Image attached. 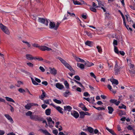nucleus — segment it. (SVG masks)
I'll use <instances>...</instances> for the list:
<instances>
[{
	"mask_svg": "<svg viewBox=\"0 0 135 135\" xmlns=\"http://www.w3.org/2000/svg\"><path fill=\"white\" fill-rule=\"evenodd\" d=\"M118 62L116 61L115 62V64L114 67V70L115 72V75H117L120 74V71L121 69H122V67L119 66Z\"/></svg>",
	"mask_w": 135,
	"mask_h": 135,
	"instance_id": "1",
	"label": "nucleus"
},
{
	"mask_svg": "<svg viewBox=\"0 0 135 135\" xmlns=\"http://www.w3.org/2000/svg\"><path fill=\"white\" fill-rule=\"evenodd\" d=\"M31 119L35 121H42L43 118L40 116L37 115H33L31 116Z\"/></svg>",
	"mask_w": 135,
	"mask_h": 135,
	"instance_id": "2",
	"label": "nucleus"
},
{
	"mask_svg": "<svg viewBox=\"0 0 135 135\" xmlns=\"http://www.w3.org/2000/svg\"><path fill=\"white\" fill-rule=\"evenodd\" d=\"M0 27L1 30L5 33L7 35L9 34L10 32L8 29L2 23H0Z\"/></svg>",
	"mask_w": 135,
	"mask_h": 135,
	"instance_id": "3",
	"label": "nucleus"
},
{
	"mask_svg": "<svg viewBox=\"0 0 135 135\" xmlns=\"http://www.w3.org/2000/svg\"><path fill=\"white\" fill-rule=\"evenodd\" d=\"M38 20L39 22L45 24L46 26L48 25L49 21L47 19L39 17Z\"/></svg>",
	"mask_w": 135,
	"mask_h": 135,
	"instance_id": "4",
	"label": "nucleus"
},
{
	"mask_svg": "<svg viewBox=\"0 0 135 135\" xmlns=\"http://www.w3.org/2000/svg\"><path fill=\"white\" fill-rule=\"evenodd\" d=\"M30 78L33 84L34 85H37L38 84H39L38 83H37L36 82H37L38 83H40L41 82V80L40 79L37 78L35 77V80H34L32 77H30Z\"/></svg>",
	"mask_w": 135,
	"mask_h": 135,
	"instance_id": "5",
	"label": "nucleus"
},
{
	"mask_svg": "<svg viewBox=\"0 0 135 135\" xmlns=\"http://www.w3.org/2000/svg\"><path fill=\"white\" fill-rule=\"evenodd\" d=\"M39 49L42 51H45L46 50L49 51L52 50L51 48L45 46H40Z\"/></svg>",
	"mask_w": 135,
	"mask_h": 135,
	"instance_id": "6",
	"label": "nucleus"
},
{
	"mask_svg": "<svg viewBox=\"0 0 135 135\" xmlns=\"http://www.w3.org/2000/svg\"><path fill=\"white\" fill-rule=\"evenodd\" d=\"M51 105L53 107L56 108L59 112L62 114H63V112L62 110L63 109L62 108L59 106L56 107L52 103H51Z\"/></svg>",
	"mask_w": 135,
	"mask_h": 135,
	"instance_id": "7",
	"label": "nucleus"
},
{
	"mask_svg": "<svg viewBox=\"0 0 135 135\" xmlns=\"http://www.w3.org/2000/svg\"><path fill=\"white\" fill-rule=\"evenodd\" d=\"M109 102L110 103L114 104L118 106L120 103L119 101H117V100L115 99H111L110 100Z\"/></svg>",
	"mask_w": 135,
	"mask_h": 135,
	"instance_id": "8",
	"label": "nucleus"
},
{
	"mask_svg": "<svg viewBox=\"0 0 135 135\" xmlns=\"http://www.w3.org/2000/svg\"><path fill=\"white\" fill-rule=\"evenodd\" d=\"M57 58L60 60L61 63L62 64L65 66L66 67L68 64L65 60L63 59L61 57H58Z\"/></svg>",
	"mask_w": 135,
	"mask_h": 135,
	"instance_id": "9",
	"label": "nucleus"
},
{
	"mask_svg": "<svg viewBox=\"0 0 135 135\" xmlns=\"http://www.w3.org/2000/svg\"><path fill=\"white\" fill-rule=\"evenodd\" d=\"M4 116L11 123H12L14 122L12 118L9 114H5Z\"/></svg>",
	"mask_w": 135,
	"mask_h": 135,
	"instance_id": "10",
	"label": "nucleus"
},
{
	"mask_svg": "<svg viewBox=\"0 0 135 135\" xmlns=\"http://www.w3.org/2000/svg\"><path fill=\"white\" fill-rule=\"evenodd\" d=\"M55 86L56 88L60 90L64 88V85L60 83H56Z\"/></svg>",
	"mask_w": 135,
	"mask_h": 135,
	"instance_id": "11",
	"label": "nucleus"
},
{
	"mask_svg": "<svg viewBox=\"0 0 135 135\" xmlns=\"http://www.w3.org/2000/svg\"><path fill=\"white\" fill-rule=\"evenodd\" d=\"M71 114L76 118H78L79 116V114L78 113L77 111L75 110L73 112H71Z\"/></svg>",
	"mask_w": 135,
	"mask_h": 135,
	"instance_id": "12",
	"label": "nucleus"
},
{
	"mask_svg": "<svg viewBox=\"0 0 135 135\" xmlns=\"http://www.w3.org/2000/svg\"><path fill=\"white\" fill-rule=\"evenodd\" d=\"M56 26L54 22L53 21H50L49 23V27L51 29L53 28L54 30L55 26Z\"/></svg>",
	"mask_w": 135,
	"mask_h": 135,
	"instance_id": "13",
	"label": "nucleus"
},
{
	"mask_svg": "<svg viewBox=\"0 0 135 135\" xmlns=\"http://www.w3.org/2000/svg\"><path fill=\"white\" fill-rule=\"evenodd\" d=\"M85 44L86 45H88L90 47H92L93 46V42L89 41H87L85 42Z\"/></svg>",
	"mask_w": 135,
	"mask_h": 135,
	"instance_id": "14",
	"label": "nucleus"
},
{
	"mask_svg": "<svg viewBox=\"0 0 135 135\" xmlns=\"http://www.w3.org/2000/svg\"><path fill=\"white\" fill-rule=\"evenodd\" d=\"M50 73L53 74L54 75H55L57 73V70L54 68H50Z\"/></svg>",
	"mask_w": 135,
	"mask_h": 135,
	"instance_id": "15",
	"label": "nucleus"
},
{
	"mask_svg": "<svg viewBox=\"0 0 135 135\" xmlns=\"http://www.w3.org/2000/svg\"><path fill=\"white\" fill-rule=\"evenodd\" d=\"M72 107L69 105L64 106V110L66 111L70 112L72 109Z\"/></svg>",
	"mask_w": 135,
	"mask_h": 135,
	"instance_id": "16",
	"label": "nucleus"
},
{
	"mask_svg": "<svg viewBox=\"0 0 135 135\" xmlns=\"http://www.w3.org/2000/svg\"><path fill=\"white\" fill-rule=\"evenodd\" d=\"M84 64L85 66L87 67H90L94 65L93 63L90 62L88 61H87L85 62Z\"/></svg>",
	"mask_w": 135,
	"mask_h": 135,
	"instance_id": "17",
	"label": "nucleus"
},
{
	"mask_svg": "<svg viewBox=\"0 0 135 135\" xmlns=\"http://www.w3.org/2000/svg\"><path fill=\"white\" fill-rule=\"evenodd\" d=\"M66 67L71 72L73 73H75V70L69 64H68Z\"/></svg>",
	"mask_w": 135,
	"mask_h": 135,
	"instance_id": "18",
	"label": "nucleus"
},
{
	"mask_svg": "<svg viewBox=\"0 0 135 135\" xmlns=\"http://www.w3.org/2000/svg\"><path fill=\"white\" fill-rule=\"evenodd\" d=\"M32 103H28L25 106V108L27 110H29L31 107L33 105Z\"/></svg>",
	"mask_w": 135,
	"mask_h": 135,
	"instance_id": "19",
	"label": "nucleus"
},
{
	"mask_svg": "<svg viewBox=\"0 0 135 135\" xmlns=\"http://www.w3.org/2000/svg\"><path fill=\"white\" fill-rule=\"evenodd\" d=\"M71 95L72 94L71 92L68 90H66L63 94L64 96L65 97H67L69 95Z\"/></svg>",
	"mask_w": 135,
	"mask_h": 135,
	"instance_id": "20",
	"label": "nucleus"
},
{
	"mask_svg": "<svg viewBox=\"0 0 135 135\" xmlns=\"http://www.w3.org/2000/svg\"><path fill=\"white\" fill-rule=\"evenodd\" d=\"M47 120L48 122H49V127H53V126L51 124V121H52V119L51 117H49L48 118H47Z\"/></svg>",
	"mask_w": 135,
	"mask_h": 135,
	"instance_id": "21",
	"label": "nucleus"
},
{
	"mask_svg": "<svg viewBox=\"0 0 135 135\" xmlns=\"http://www.w3.org/2000/svg\"><path fill=\"white\" fill-rule=\"evenodd\" d=\"M108 113L110 114H112L114 111L113 108L111 107L108 106Z\"/></svg>",
	"mask_w": 135,
	"mask_h": 135,
	"instance_id": "22",
	"label": "nucleus"
},
{
	"mask_svg": "<svg viewBox=\"0 0 135 135\" xmlns=\"http://www.w3.org/2000/svg\"><path fill=\"white\" fill-rule=\"evenodd\" d=\"M77 66L81 69H84L85 68V65L81 63H78Z\"/></svg>",
	"mask_w": 135,
	"mask_h": 135,
	"instance_id": "23",
	"label": "nucleus"
},
{
	"mask_svg": "<svg viewBox=\"0 0 135 135\" xmlns=\"http://www.w3.org/2000/svg\"><path fill=\"white\" fill-rule=\"evenodd\" d=\"M106 129L110 133L113 135H117V134L115 133L114 131L112 129H110L108 128L107 127Z\"/></svg>",
	"mask_w": 135,
	"mask_h": 135,
	"instance_id": "24",
	"label": "nucleus"
},
{
	"mask_svg": "<svg viewBox=\"0 0 135 135\" xmlns=\"http://www.w3.org/2000/svg\"><path fill=\"white\" fill-rule=\"evenodd\" d=\"M79 113L80 114V117L81 118H83L84 117L85 115L86 114L83 111H81Z\"/></svg>",
	"mask_w": 135,
	"mask_h": 135,
	"instance_id": "25",
	"label": "nucleus"
},
{
	"mask_svg": "<svg viewBox=\"0 0 135 135\" xmlns=\"http://www.w3.org/2000/svg\"><path fill=\"white\" fill-rule=\"evenodd\" d=\"M51 113V109L48 108L46 109L45 111V113L46 115H50Z\"/></svg>",
	"mask_w": 135,
	"mask_h": 135,
	"instance_id": "26",
	"label": "nucleus"
},
{
	"mask_svg": "<svg viewBox=\"0 0 135 135\" xmlns=\"http://www.w3.org/2000/svg\"><path fill=\"white\" fill-rule=\"evenodd\" d=\"M41 90L42 92V94L40 97V98L41 99L43 100V98L46 96V94L43 90Z\"/></svg>",
	"mask_w": 135,
	"mask_h": 135,
	"instance_id": "27",
	"label": "nucleus"
},
{
	"mask_svg": "<svg viewBox=\"0 0 135 135\" xmlns=\"http://www.w3.org/2000/svg\"><path fill=\"white\" fill-rule=\"evenodd\" d=\"M110 81L112 83V84H114L117 85L119 83L118 80L116 79H114L113 80H111Z\"/></svg>",
	"mask_w": 135,
	"mask_h": 135,
	"instance_id": "28",
	"label": "nucleus"
},
{
	"mask_svg": "<svg viewBox=\"0 0 135 135\" xmlns=\"http://www.w3.org/2000/svg\"><path fill=\"white\" fill-rule=\"evenodd\" d=\"M26 57L27 59L28 60H32L34 59L35 57H33L30 55L27 54L26 55Z\"/></svg>",
	"mask_w": 135,
	"mask_h": 135,
	"instance_id": "29",
	"label": "nucleus"
},
{
	"mask_svg": "<svg viewBox=\"0 0 135 135\" xmlns=\"http://www.w3.org/2000/svg\"><path fill=\"white\" fill-rule=\"evenodd\" d=\"M5 98L6 100L8 102H12L13 103H15V102L14 100L11 98H9L8 97H5Z\"/></svg>",
	"mask_w": 135,
	"mask_h": 135,
	"instance_id": "30",
	"label": "nucleus"
},
{
	"mask_svg": "<svg viewBox=\"0 0 135 135\" xmlns=\"http://www.w3.org/2000/svg\"><path fill=\"white\" fill-rule=\"evenodd\" d=\"M67 16H70L71 17H74L75 16V15L73 13H71L70 12H69V11H67Z\"/></svg>",
	"mask_w": 135,
	"mask_h": 135,
	"instance_id": "31",
	"label": "nucleus"
},
{
	"mask_svg": "<svg viewBox=\"0 0 135 135\" xmlns=\"http://www.w3.org/2000/svg\"><path fill=\"white\" fill-rule=\"evenodd\" d=\"M87 130L88 132L90 133H93L94 129L90 127H89L87 128Z\"/></svg>",
	"mask_w": 135,
	"mask_h": 135,
	"instance_id": "32",
	"label": "nucleus"
},
{
	"mask_svg": "<svg viewBox=\"0 0 135 135\" xmlns=\"http://www.w3.org/2000/svg\"><path fill=\"white\" fill-rule=\"evenodd\" d=\"M93 107L94 108L98 110H104L105 109L104 107H96L95 106H93Z\"/></svg>",
	"mask_w": 135,
	"mask_h": 135,
	"instance_id": "33",
	"label": "nucleus"
},
{
	"mask_svg": "<svg viewBox=\"0 0 135 135\" xmlns=\"http://www.w3.org/2000/svg\"><path fill=\"white\" fill-rule=\"evenodd\" d=\"M41 130L42 132L46 135H52L46 130L41 129Z\"/></svg>",
	"mask_w": 135,
	"mask_h": 135,
	"instance_id": "34",
	"label": "nucleus"
},
{
	"mask_svg": "<svg viewBox=\"0 0 135 135\" xmlns=\"http://www.w3.org/2000/svg\"><path fill=\"white\" fill-rule=\"evenodd\" d=\"M97 48L98 49V52L101 53L102 52V49L101 46H97Z\"/></svg>",
	"mask_w": 135,
	"mask_h": 135,
	"instance_id": "35",
	"label": "nucleus"
},
{
	"mask_svg": "<svg viewBox=\"0 0 135 135\" xmlns=\"http://www.w3.org/2000/svg\"><path fill=\"white\" fill-rule=\"evenodd\" d=\"M32 113L31 111H29L26 113V115L27 116H29L30 117V118L31 117V116H32Z\"/></svg>",
	"mask_w": 135,
	"mask_h": 135,
	"instance_id": "36",
	"label": "nucleus"
},
{
	"mask_svg": "<svg viewBox=\"0 0 135 135\" xmlns=\"http://www.w3.org/2000/svg\"><path fill=\"white\" fill-rule=\"evenodd\" d=\"M64 84L65 86H66V88L67 89H68L69 88V84L66 80L64 82Z\"/></svg>",
	"mask_w": 135,
	"mask_h": 135,
	"instance_id": "37",
	"label": "nucleus"
},
{
	"mask_svg": "<svg viewBox=\"0 0 135 135\" xmlns=\"http://www.w3.org/2000/svg\"><path fill=\"white\" fill-rule=\"evenodd\" d=\"M34 59H36L39 61H43L44 60L43 59L42 57H35Z\"/></svg>",
	"mask_w": 135,
	"mask_h": 135,
	"instance_id": "38",
	"label": "nucleus"
},
{
	"mask_svg": "<svg viewBox=\"0 0 135 135\" xmlns=\"http://www.w3.org/2000/svg\"><path fill=\"white\" fill-rule=\"evenodd\" d=\"M73 2L75 5H79L81 4V3L79 1H73Z\"/></svg>",
	"mask_w": 135,
	"mask_h": 135,
	"instance_id": "39",
	"label": "nucleus"
},
{
	"mask_svg": "<svg viewBox=\"0 0 135 135\" xmlns=\"http://www.w3.org/2000/svg\"><path fill=\"white\" fill-rule=\"evenodd\" d=\"M53 101L56 103L60 104L61 102V101L59 100H57L56 99H55L53 100Z\"/></svg>",
	"mask_w": 135,
	"mask_h": 135,
	"instance_id": "40",
	"label": "nucleus"
},
{
	"mask_svg": "<svg viewBox=\"0 0 135 135\" xmlns=\"http://www.w3.org/2000/svg\"><path fill=\"white\" fill-rule=\"evenodd\" d=\"M84 32L86 34L89 36H90L91 35V33L90 32H89L87 31H85Z\"/></svg>",
	"mask_w": 135,
	"mask_h": 135,
	"instance_id": "41",
	"label": "nucleus"
},
{
	"mask_svg": "<svg viewBox=\"0 0 135 135\" xmlns=\"http://www.w3.org/2000/svg\"><path fill=\"white\" fill-rule=\"evenodd\" d=\"M114 51L117 54H119V51H118V50L117 48V47L116 46L114 47Z\"/></svg>",
	"mask_w": 135,
	"mask_h": 135,
	"instance_id": "42",
	"label": "nucleus"
},
{
	"mask_svg": "<svg viewBox=\"0 0 135 135\" xmlns=\"http://www.w3.org/2000/svg\"><path fill=\"white\" fill-rule=\"evenodd\" d=\"M90 10L94 12H97V10L95 8H94L93 7H91L90 8Z\"/></svg>",
	"mask_w": 135,
	"mask_h": 135,
	"instance_id": "43",
	"label": "nucleus"
},
{
	"mask_svg": "<svg viewBox=\"0 0 135 135\" xmlns=\"http://www.w3.org/2000/svg\"><path fill=\"white\" fill-rule=\"evenodd\" d=\"M60 24V23L57 22L56 25L55 26V28L54 30H57V29L58 27L59 26V25Z\"/></svg>",
	"mask_w": 135,
	"mask_h": 135,
	"instance_id": "44",
	"label": "nucleus"
},
{
	"mask_svg": "<svg viewBox=\"0 0 135 135\" xmlns=\"http://www.w3.org/2000/svg\"><path fill=\"white\" fill-rule=\"evenodd\" d=\"M18 91L19 92L21 93H23L25 92L26 91L24 89H22L21 88H20L18 89Z\"/></svg>",
	"mask_w": 135,
	"mask_h": 135,
	"instance_id": "45",
	"label": "nucleus"
},
{
	"mask_svg": "<svg viewBox=\"0 0 135 135\" xmlns=\"http://www.w3.org/2000/svg\"><path fill=\"white\" fill-rule=\"evenodd\" d=\"M32 46L34 47L38 48H39L40 46L38 44L34 43L32 44Z\"/></svg>",
	"mask_w": 135,
	"mask_h": 135,
	"instance_id": "46",
	"label": "nucleus"
},
{
	"mask_svg": "<svg viewBox=\"0 0 135 135\" xmlns=\"http://www.w3.org/2000/svg\"><path fill=\"white\" fill-rule=\"evenodd\" d=\"M84 96L85 97H89L90 96V94L87 92H85L83 94Z\"/></svg>",
	"mask_w": 135,
	"mask_h": 135,
	"instance_id": "47",
	"label": "nucleus"
},
{
	"mask_svg": "<svg viewBox=\"0 0 135 135\" xmlns=\"http://www.w3.org/2000/svg\"><path fill=\"white\" fill-rule=\"evenodd\" d=\"M96 1H97V2L98 3L99 7H100L102 5L103 6V5L102 4V2L100 1L99 0H96Z\"/></svg>",
	"mask_w": 135,
	"mask_h": 135,
	"instance_id": "48",
	"label": "nucleus"
},
{
	"mask_svg": "<svg viewBox=\"0 0 135 135\" xmlns=\"http://www.w3.org/2000/svg\"><path fill=\"white\" fill-rule=\"evenodd\" d=\"M90 76L91 77L94 78L95 79H96V77L95 75H94V74L92 72H91L90 73Z\"/></svg>",
	"mask_w": 135,
	"mask_h": 135,
	"instance_id": "49",
	"label": "nucleus"
},
{
	"mask_svg": "<svg viewBox=\"0 0 135 135\" xmlns=\"http://www.w3.org/2000/svg\"><path fill=\"white\" fill-rule=\"evenodd\" d=\"M118 107L120 109L124 108L125 109L126 108V106L124 104H122V106H119Z\"/></svg>",
	"mask_w": 135,
	"mask_h": 135,
	"instance_id": "50",
	"label": "nucleus"
},
{
	"mask_svg": "<svg viewBox=\"0 0 135 135\" xmlns=\"http://www.w3.org/2000/svg\"><path fill=\"white\" fill-rule=\"evenodd\" d=\"M81 109H83V110L85 111H88V110L87 109V108H86L85 105H84V106L81 108Z\"/></svg>",
	"mask_w": 135,
	"mask_h": 135,
	"instance_id": "51",
	"label": "nucleus"
},
{
	"mask_svg": "<svg viewBox=\"0 0 135 135\" xmlns=\"http://www.w3.org/2000/svg\"><path fill=\"white\" fill-rule=\"evenodd\" d=\"M27 64L28 66L30 67H33V64L31 62L27 63Z\"/></svg>",
	"mask_w": 135,
	"mask_h": 135,
	"instance_id": "52",
	"label": "nucleus"
},
{
	"mask_svg": "<svg viewBox=\"0 0 135 135\" xmlns=\"http://www.w3.org/2000/svg\"><path fill=\"white\" fill-rule=\"evenodd\" d=\"M93 132L95 134H97L98 133V135L99 134V133H100V132L99 133V131L98 129H95L94 131Z\"/></svg>",
	"mask_w": 135,
	"mask_h": 135,
	"instance_id": "53",
	"label": "nucleus"
},
{
	"mask_svg": "<svg viewBox=\"0 0 135 135\" xmlns=\"http://www.w3.org/2000/svg\"><path fill=\"white\" fill-rule=\"evenodd\" d=\"M93 7H95V8H98L99 7L98 6H97V5H96L95 3L94 2H93Z\"/></svg>",
	"mask_w": 135,
	"mask_h": 135,
	"instance_id": "54",
	"label": "nucleus"
},
{
	"mask_svg": "<svg viewBox=\"0 0 135 135\" xmlns=\"http://www.w3.org/2000/svg\"><path fill=\"white\" fill-rule=\"evenodd\" d=\"M53 133L55 135H57L58 133V131L56 130H54L53 131Z\"/></svg>",
	"mask_w": 135,
	"mask_h": 135,
	"instance_id": "55",
	"label": "nucleus"
},
{
	"mask_svg": "<svg viewBox=\"0 0 135 135\" xmlns=\"http://www.w3.org/2000/svg\"><path fill=\"white\" fill-rule=\"evenodd\" d=\"M44 103L45 104H49V100L48 99L44 100Z\"/></svg>",
	"mask_w": 135,
	"mask_h": 135,
	"instance_id": "56",
	"label": "nucleus"
},
{
	"mask_svg": "<svg viewBox=\"0 0 135 135\" xmlns=\"http://www.w3.org/2000/svg\"><path fill=\"white\" fill-rule=\"evenodd\" d=\"M124 112L122 110H120L119 111V114L120 115L124 114Z\"/></svg>",
	"mask_w": 135,
	"mask_h": 135,
	"instance_id": "57",
	"label": "nucleus"
},
{
	"mask_svg": "<svg viewBox=\"0 0 135 135\" xmlns=\"http://www.w3.org/2000/svg\"><path fill=\"white\" fill-rule=\"evenodd\" d=\"M39 69L41 70L42 72H44L45 71V69L44 68L41 66H40L39 67Z\"/></svg>",
	"mask_w": 135,
	"mask_h": 135,
	"instance_id": "58",
	"label": "nucleus"
},
{
	"mask_svg": "<svg viewBox=\"0 0 135 135\" xmlns=\"http://www.w3.org/2000/svg\"><path fill=\"white\" fill-rule=\"evenodd\" d=\"M74 78L78 80H79L80 79V77L78 75H76L75 76H74Z\"/></svg>",
	"mask_w": 135,
	"mask_h": 135,
	"instance_id": "59",
	"label": "nucleus"
},
{
	"mask_svg": "<svg viewBox=\"0 0 135 135\" xmlns=\"http://www.w3.org/2000/svg\"><path fill=\"white\" fill-rule=\"evenodd\" d=\"M9 106L10 107L11 109L10 110L11 112H14V110L13 108L10 104H9Z\"/></svg>",
	"mask_w": 135,
	"mask_h": 135,
	"instance_id": "60",
	"label": "nucleus"
},
{
	"mask_svg": "<svg viewBox=\"0 0 135 135\" xmlns=\"http://www.w3.org/2000/svg\"><path fill=\"white\" fill-rule=\"evenodd\" d=\"M5 133V132L3 130H0V135H3Z\"/></svg>",
	"mask_w": 135,
	"mask_h": 135,
	"instance_id": "61",
	"label": "nucleus"
},
{
	"mask_svg": "<svg viewBox=\"0 0 135 135\" xmlns=\"http://www.w3.org/2000/svg\"><path fill=\"white\" fill-rule=\"evenodd\" d=\"M127 129L129 130H132L133 129V128L131 126V125H129L127 127Z\"/></svg>",
	"mask_w": 135,
	"mask_h": 135,
	"instance_id": "62",
	"label": "nucleus"
},
{
	"mask_svg": "<svg viewBox=\"0 0 135 135\" xmlns=\"http://www.w3.org/2000/svg\"><path fill=\"white\" fill-rule=\"evenodd\" d=\"M47 106L45 104H43L41 105L42 108L44 109H45Z\"/></svg>",
	"mask_w": 135,
	"mask_h": 135,
	"instance_id": "63",
	"label": "nucleus"
},
{
	"mask_svg": "<svg viewBox=\"0 0 135 135\" xmlns=\"http://www.w3.org/2000/svg\"><path fill=\"white\" fill-rule=\"evenodd\" d=\"M113 44L114 45H117V40H114L113 42Z\"/></svg>",
	"mask_w": 135,
	"mask_h": 135,
	"instance_id": "64",
	"label": "nucleus"
}]
</instances>
